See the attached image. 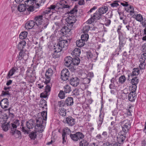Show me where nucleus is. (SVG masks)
Masks as SVG:
<instances>
[{
  "label": "nucleus",
  "instance_id": "nucleus-1",
  "mask_svg": "<svg viewBox=\"0 0 146 146\" xmlns=\"http://www.w3.org/2000/svg\"><path fill=\"white\" fill-rule=\"evenodd\" d=\"M70 7L69 5L65 4L64 3L60 2L57 3L56 4H52L49 6L48 8L50 10L52 14L50 15L52 16V19L55 20L57 18L56 16H54L56 13H58L59 14L64 13V9L65 8L69 9Z\"/></svg>",
  "mask_w": 146,
  "mask_h": 146
},
{
  "label": "nucleus",
  "instance_id": "nucleus-2",
  "mask_svg": "<svg viewBox=\"0 0 146 146\" xmlns=\"http://www.w3.org/2000/svg\"><path fill=\"white\" fill-rule=\"evenodd\" d=\"M45 1V0H27L25 1V4L27 5L29 7L27 9L28 11H33V8L31 6V5L32 1L33 3H36L37 5L39 6L43 4Z\"/></svg>",
  "mask_w": 146,
  "mask_h": 146
},
{
  "label": "nucleus",
  "instance_id": "nucleus-3",
  "mask_svg": "<svg viewBox=\"0 0 146 146\" xmlns=\"http://www.w3.org/2000/svg\"><path fill=\"white\" fill-rule=\"evenodd\" d=\"M43 122L42 119L41 118L39 117L36 119V125L35 127V131L36 132L41 133L43 131L44 127L42 125Z\"/></svg>",
  "mask_w": 146,
  "mask_h": 146
},
{
  "label": "nucleus",
  "instance_id": "nucleus-4",
  "mask_svg": "<svg viewBox=\"0 0 146 146\" xmlns=\"http://www.w3.org/2000/svg\"><path fill=\"white\" fill-rule=\"evenodd\" d=\"M29 54L28 51L26 50H21L19 53V55L16 58L17 60H21L22 59L26 60L28 58Z\"/></svg>",
  "mask_w": 146,
  "mask_h": 146
},
{
  "label": "nucleus",
  "instance_id": "nucleus-5",
  "mask_svg": "<svg viewBox=\"0 0 146 146\" xmlns=\"http://www.w3.org/2000/svg\"><path fill=\"white\" fill-rule=\"evenodd\" d=\"M61 78L63 80L66 81L68 80L70 76V72L68 69H63L61 71Z\"/></svg>",
  "mask_w": 146,
  "mask_h": 146
},
{
  "label": "nucleus",
  "instance_id": "nucleus-6",
  "mask_svg": "<svg viewBox=\"0 0 146 146\" xmlns=\"http://www.w3.org/2000/svg\"><path fill=\"white\" fill-rule=\"evenodd\" d=\"M76 20L75 16L73 15L69 16L66 19V21L68 23L67 26L70 27V28H72L73 26V24L75 23Z\"/></svg>",
  "mask_w": 146,
  "mask_h": 146
},
{
  "label": "nucleus",
  "instance_id": "nucleus-7",
  "mask_svg": "<svg viewBox=\"0 0 146 146\" xmlns=\"http://www.w3.org/2000/svg\"><path fill=\"white\" fill-rule=\"evenodd\" d=\"M123 125L122 127V130L125 133H127L131 127V124L130 121L127 119L125 120L122 122Z\"/></svg>",
  "mask_w": 146,
  "mask_h": 146
},
{
  "label": "nucleus",
  "instance_id": "nucleus-8",
  "mask_svg": "<svg viewBox=\"0 0 146 146\" xmlns=\"http://www.w3.org/2000/svg\"><path fill=\"white\" fill-rule=\"evenodd\" d=\"M53 74V70L50 68H48L46 70L45 76L46 78V83H49L50 80Z\"/></svg>",
  "mask_w": 146,
  "mask_h": 146
},
{
  "label": "nucleus",
  "instance_id": "nucleus-9",
  "mask_svg": "<svg viewBox=\"0 0 146 146\" xmlns=\"http://www.w3.org/2000/svg\"><path fill=\"white\" fill-rule=\"evenodd\" d=\"M49 23V21L48 19H45L44 21L39 24V25H37L39 30V31H41L42 30L46 28L47 26Z\"/></svg>",
  "mask_w": 146,
  "mask_h": 146
},
{
  "label": "nucleus",
  "instance_id": "nucleus-10",
  "mask_svg": "<svg viewBox=\"0 0 146 146\" xmlns=\"http://www.w3.org/2000/svg\"><path fill=\"white\" fill-rule=\"evenodd\" d=\"M11 133L12 135L14 136L16 138H20L21 137V134L20 131L16 129L11 128Z\"/></svg>",
  "mask_w": 146,
  "mask_h": 146
},
{
  "label": "nucleus",
  "instance_id": "nucleus-11",
  "mask_svg": "<svg viewBox=\"0 0 146 146\" xmlns=\"http://www.w3.org/2000/svg\"><path fill=\"white\" fill-rule=\"evenodd\" d=\"M64 122L69 125L72 126L75 124L76 121L75 119L72 117L68 116L66 118Z\"/></svg>",
  "mask_w": 146,
  "mask_h": 146
},
{
  "label": "nucleus",
  "instance_id": "nucleus-12",
  "mask_svg": "<svg viewBox=\"0 0 146 146\" xmlns=\"http://www.w3.org/2000/svg\"><path fill=\"white\" fill-rule=\"evenodd\" d=\"M0 104L2 108L5 109L7 108L9 104L8 99L6 98L3 99L1 101Z\"/></svg>",
  "mask_w": 146,
  "mask_h": 146
},
{
  "label": "nucleus",
  "instance_id": "nucleus-13",
  "mask_svg": "<svg viewBox=\"0 0 146 146\" xmlns=\"http://www.w3.org/2000/svg\"><path fill=\"white\" fill-rule=\"evenodd\" d=\"M35 25V23L34 21H28L25 24V27L27 29H32Z\"/></svg>",
  "mask_w": 146,
  "mask_h": 146
},
{
  "label": "nucleus",
  "instance_id": "nucleus-14",
  "mask_svg": "<svg viewBox=\"0 0 146 146\" xmlns=\"http://www.w3.org/2000/svg\"><path fill=\"white\" fill-rule=\"evenodd\" d=\"M122 27V26L120 25L118 27V28L117 30V32L118 35V37L119 40H123L125 38V36L122 33L121 30V28Z\"/></svg>",
  "mask_w": 146,
  "mask_h": 146
},
{
  "label": "nucleus",
  "instance_id": "nucleus-15",
  "mask_svg": "<svg viewBox=\"0 0 146 146\" xmlns=\"http://www.w3.org/2000/svg\"><path fill=\"white\" fill-rule=\"evenodd\" d=\"M70 82L72 85L74 86H77L79 83V79L76 77L70 79Z\"/></svg>",
  "mask_w": 146,
  "mask_h": 146
},
{
  "label": "nucleus",
  "instance_id": "nucleus-16",
  "mask_svg": "<svg viewBox=\"0 0 146 146\" xmlns=\"http://www.w3.org/2000/svg\"><path fill=\"white\" fill-rule=\"evenodd\" d=\"M72 58L70 56H67L64 59L65 65L67 67H70L72 63Z\"/></svg>",
  "mask_w": 146,
  "mask_h": 146
},
{
  "label": "nucleus",
  "instance_id": "nucleus-17",
  "mask_svg": "<svg viewBox=\"0 0 146 146\" xmlns=\"http://www.w3.org/2000/svg\"><path fill=\"white\" fill-rule=\"evenodd\" d=\"M35 24L36 25H39V24L43 22L44 21L43 19L42 15H38L35 18Z\"/></svg>",
  "mask_w": 146,
  "mask_h": 146
},
{
  "label": "nucleus",
  "instance_id": "nucleus-18",
  "mask_svg": "<svg viewBox=\"0 0 146 146\" xmlns=\"http://www.w3.org/2000/svg\"><path fill=\"white\" fill-rule=\"evenodd\" d=\"M81 80V86H82L84 85V87H83V88L84 89H85L86 88V85L89 84L90 81V79L86 78H82Z\"/></svg>",
  "mask_w": 146,
  "mask_h": 146
},
{
  "label": "nucleus",
  "instance_id": "nucleus-19",
  "mask_svg": "<svg viewBox=\"0 0 146 146\" xmlns=\"http://www.w3.org/2000/svg\"><path fill=\"white\" fill-rule=\"evenodd\" d=\"M18 70V69L16 67H14L12 68L8 72L7 77V79H8L10 78Z\"/></svg>",
  "mask_w": 146,
  "mask_h": 146
},
{
  "label": "nucleus",
  "instance_id": "nucleus-20",
  "mask_svg": "<svg viewBox=\"0 0 146 146\" xmlns=\"http://www.w3.org/2000/svg\"><path fill=\"white\" fill-rule=\"evenodd\" d=\"M58 44L62 48H66L68 45V41L66 40H63L58 42Z\"/></svg>",
  "mask_w": 146,
  "mask_h": 146
},
{
  "label": "nucleus",
  "instance_id": "nucleus-21",
  "mask_svg": "<svg viewBox=\"0 0 146 146\" xmlns=\"http://www.w3.org/2000/svg\"><path fill=\"white\" fill-rule=\"evenodd\" d=\"M65 104L67 106H71L74 103L73 98L71 97H68L67 98L65 101Z\"/></svg>",
  "mask_w": 146,
  "mask_h": 146
},
{
  "label": "nucleus",
  "instance_id": "nucleus-22",
  "mask_svg": "<svg viewBox=\"0 0 146 146\" xmlns=\"http://www.w3.org/2000/svg\"><path fill=\"white\" fill-rule=\"evenodd\" d=\"M136 98V94L135 92H131L128 94V99L129 101H134Z\"/></svg>",
  "mask_w": 146,
  "mask_h": 146
},
{
  "label": "nucleus",
  "instance_id": "nucleus-23",
  "mask_svg": "<svg viewBox=\"0 0 146 146\" xmlns=\"http://www.w3.org/2000/svg\"><path fill=\"white\" fill-rule=\"evenodd\" d=\"M132 17L135 18L137 21L141 22L144 19H143L142 15L140 14H137V15H133Z\"/></svg>",
  "mask_w": 146,
  "mask_h": 146
},
{
  "label": "nucleus",
  "instance_id": "nucleus-24",
  "mask_svg": "<svg viewBox=\"0 0 146 146\" xmlns=\"http://www.w3.org/2000/svg\"><path fill=\"white\" fill-rule=\"evenodd\" d=\"M108 10V8L106 6H104L100 7L98 11L102 15L106 13Z\"/></svg>",
  "mask_w": 146,
  "mask_h": 146
},
{
  "label": "nucleus",
  "instance_id": "nucleus-25",
  "mask_svg": "<svg viewBox=\"0 0 146 146\" xmlns=\"http://www.w3.org/2000/svg\"><path fill=\"white\" fill-rule=\"evenodd\" d=\"M69 27L68 26H64L61 29V32L63 34L65 35L70 31L71 29L69 28Z\"/></svg>",
  "mask_w": 146,
  "mask_h": 146
},
{
  "label": "nucleus",
  "instance_id": "nucleus-26",
  "mask_svg": "<svg viewBox=\"0 0 146 146\" xmlns=\"http://www.w3.org/2000/svg\"><path fill=\"white\" fill-rule=\"evenodd\" d=\"M35 123L33 119H30L27 122L26 126L29 129L33 128L34 126V124Z\"/></svg>",
  "mask_w": 146,
  "mask_h": 146
},
{
  "label": "nucleus",
  "instance_id": "nucleus-27",
  "mask_svg": "<svg viewBox=\"0 0 146 146\" xmlns=\"http://www.w3.org/2000/svg\"><path fill=\"white\" fill-rule=\"evenodd\" d=\"M26 42L23 40L20 42L17 45V48L19 50H23L24 47L26 45Z\"/></svg>",
  "mask_w": 146,
  "mask_h": 146
},
{
  "label": "nucleus",
  "instance_id": "nucleus-28",
  "mask_svg": "<svg viewBox=\"0 0 146 146\" xmlns=\"http://www.w3.org/2000/svg\"><path fill=\"white\" fill-rule=\"evenodd\" d=\"M27 9L26 5L23 4L19 5L17 7V10L20 12L25 11Z\"/></svg>",
  "mask_w": 146,
  "mask_h": 146
},
{
  "label": "nucleus",
  "instance_id": "nucleus-29",
  "mask_svg": "<svg viewBox=\"0 0 146 146\" xmlns=\"http://www.w3.org/2000/svg\"><path fill=\"white\" fill-rule=\"evenodd\" d=\"M80 50L78 48H76L72 52V54L76 57H78L79 56L80 54Z\"/></svg>",
  "mask_w": 146,
  "mask_h": 146
},
{
  "label": "nucleus",
  "instance_id": "nucleus-30",
  "mask_svg": "<svg viewBox=\"0 0 146 146\" xmlns=\"http://www.w3.org/2000/svg\"><path fill=\"white\" fill-rule=\"evenodd\" d=\"M104 113L103 112L100 111V114L99 117V120L98 121V125H99L100 126L102 124L103 121L104 117Z\"/></svg>",
  "mask_w": 146,
  "mask_h": 146
},
{
  "label": "nucleus",
  "instance_id": "nucleus-31",
  "mask_svg": "<svg viewBox=\"0 0 146 146\" xmlns=\"http://www.w3.org/2000/svg\"><path fill=\"white\" fill-rule=\"evenodd\" d=\"M71 131L68 127L64 128L62 130V135L67 136V135L71 134Z\"/></svg>",
  "mask_w": 146,
  "mask_h": 146
},
{
  "label": "nucleus",
  "instance_id": "nucleus-32",
  "mask_svg": "<svg viewBox=\"0 0 146 146\" xmlns=\"http://www.w3.org/2000/svg\"><path fill=\"white\" fill-rule=\"evenodd\" d=\"M53 48L54 50V51L56 52H60L62 49V48L60 46V45L58 44V43L57 44H55Z\"/></svg>",
  "mask_w": 146,
  "mask_h": 146
},
{
  "label": "nucleus",
  "instance_id": "nucleus-33",
  "mask_svg": "<svg viewBox=\"0 0 146 146\" xmlns=\"http://www.w3.org/2000/svg\"><path fill=\"white\" fill-rule=\"evenodd\" d=\"M85 42L81 39L77 40L76 42V45L79 47L83 46L85 44Z\"/></svg>",
  "mask_w": 146,
  "mask_h": 146
},
{
  "label": "nucleus",
  "instance_id": "nucleus-34",
  "mask_svg": "<svg viewBox=\"0 0 146 146\" xmlns=\"http://www.w3.org/2000/svg\"><path fill=\"white\" fill-rule=\"evenodd\" d=\"M64 92L66 93H69L72 91L71 87L70 85H66L64 87Z\"/></svg>",
  "mask_w": 146,
  "mask_h": 146
},
{
  "label": "nucleus",
  "instance_id": "nucleus-35",
  "mask_svg": "<svg viewBox=\"0 0 146 146\" xmlns=\"http://www.w3.org/2000/svg\"><path fill=\"white\" fill-rule=\"evenodd\" d=\"M19 121L18 119L15 120L13 123H11V128H12L14 129H16L17 126H19Z\"/></svg>",
  "mask_w": 146,
  "mask_h": 146
},
{
  "label": "nucleus",
  "instance_id": "nucleus-36",
  "mask_svg": "<svg viewBox=\"0 0 146 146\" xmlns=\"http://www.w3.org/2000/svg\"><path fill=\"white\" fill-rule=\"evenodd\" d=\"M102 15L100 14L98 11H96L93 16L94 19L95 20H98L102 17Z\"/></svg>",
  "mask_w": 146,
  "mask_h": 146
},
{
  "label": "nucleus",
  "instance_id": "nucleus-37",
  "mask_svg": "<svg viewBox=\"0 0 146 146\" xmlns=\"http://www.w3.org/2000/svg\"><path fill=\"white\" fill-rule=\"evenodd\" d=\"M80 62V59L78 57H75L72 58V63L74 65H77L79 64Z\"/></svg>",
  "mask_w": 146,
  "mask_h": 146
},
{
  "label": "nucleus",
  "instance_id": "nucleus-38",
  "mask_svg": "<svg viewBox=\"0 0 146 146\" xmlns=\"http://www.w3.org/2000/svg\"><path fill=\"white\" fill-rule=\"evenodd\" d=\"M28 33L26 31L21 32L19 35V38L21 39L25 38L27 36Z\"/></svg>",
  "mask_w": 146,
  "mask_h": 146
},
{
  "label": "nucleus",
  "instance_id": "nucleus-39",
  "mask_svg": "<svg viewBox=\"0 0 146 146\" xmlns=\"http://www.w3.org/2000/svg\"><path fill=\"white\" fill-rule=\"evenodd\" d=\"M10 125L9 123H7L5 124H3L1 126V128L3 131H7L9 128L10 127Z\"/></svg>",
  "mask_w": 146,
  "mask_h": 146
},
{
  "label": "nucleus",
  "instance_id": "nucleus-40",
  "mask_svg": "<svg viewBox=\"0 0 146 146\" xmlns=\"http://www.w3.org/2000/svg\"><path fill=\"white\" fill-rule=\"evenodd\" d=\"M58 113L61 116H64L66 115V110L63 108H62L59 110Z\"/></svg>",
  "mask_w": 146,
  "mask_h": 146
},
{
  "label": "nucleus",
  "instance_id": "nucleus-41",
  "mask_svg": "<svg viewBox=\"0 0 146 146\" xmlns=\"http://www.w3.org/2000/svg\"><path fill=\"white\" fill-rule=\"evenodd\" d=\"M139 82V80L137 77L133 78L131 80V83L132 85H137Z\"/></svg>",
  "mask_w": 146,
  "mask_h": 146
},
{
  "label": "nucleus",
  "instance_id": "nucleus-42",
  "mask_svg": "<svg viewBox=\"0 0 146 146\" xmlns=\"http://www.w3.org/2000/svg\"><path fill=\"white\" fill-rule=\"evenodd\" d=\"M125 139V137L122 135H121L119 137H117V141L119 142L118 143L120 144L123 143Z\"/></svg>",
  "mask_w": 146,
  "mask_h": 146
},
{
  "label": "nucleus",
  "instance_id": "nucleus-43",
  "mask_svg": "<svg viewBox=\"0 0 146 146\" xmlns=\"http://www.w3.org/2000/svg\"><path fill=\"white\" fill-rule=\"evenodd\" d=\"M42 117L41 118L43 120H43L46 121L47 119V112L46 111H44L42 112L41 113Z\"/></svg>",
  "mask_w": 146,
  "mask_h": 146
},
{
  "label": "nucleus",
  "instance_id": "nucleus-44",
  "mask_svg": "<svg viewBox=\"0 0 146 146\" xmlns=\"http://www.w3.org/2000/svg\"><path fill=\"white\" fill-rule=\"evenodd\" d=\"M81 39L84 41L85 42V41H87L88 39V35L87 33L82 34L81 36Z\"/></svg>",
  "mask_w": 146,
  "mask_h": 146
},
{
  "label": "nucleus",
  "instance_id": "nucleus-45",
  "mask_svg": "<svg viewBox=\"0 0 146 146\" xmlns=\"http://www.w3.org/2000/svg\"><path fill=\"white\" fill-rule=\"evenodd\" d=\"M77 11L76 7H75L74 9L70 10V11H68L67 13L69 15V16H71L75 13Z\"/></svg>",
  "mask_w": 146,
  "mask_h": 146
},
{
  "label": "nucleus",
  "instance_id": "nucleus-46",
  "mask_svg": "<svg viewBox=\"0 0 146 146\" xmlns=\"http://www.w3.org/2000/svg\"><path fill=\"white\" fill-rule=\"evenodd\" d=\"M36 133L31 132L29 135V136L31 139L35 140L36 137Z\"/></svg>",
  "mask_w": 146,
  "mask_h": 146
},
{
  "label": "nucleus",
  "instance_id": "nucleus-47",
  "mask_svg": "<svg viewBox=\"0 0 146 146\" xmlns=\"http://www.w3.org/2000/svg\"><path fill=\"white\" fill-rule=\"evenodd\" d=\"M88 143L85 140H82L80 142V146H88Z\"/></svg>",
  "mask_w": 146,
  "mask_h": 146
},
{
  "label": "nucleus",
  "instance_id": "nucleus-48",
  "mask_svg": "<svg viewBox=\"0 0 146 146\" xmlns=\"http://www.w3.org/2000/svg\"><path fill=\"white\" fill-rule=\"evenodd\" d=\"M90 29V27L89 25H84L83 27V32L84 33H87L89 31Z\"/></svg>",
  "mask_w": 146,
  "mask_h": 146
},
{
  "label": "nucleus",
  "instance_id": "nucleus-49",
  "mask_svg": "<svg viewBox=\"0 0 146 146\" xmlns=\"http://www.w3.org/2000/svg\"><path fill=\"white\" fill-rule=\"evenodd\" d=\"M139 73V70L138 68H135L133 70L132 73L133 76H136L138 75Z\"/></svg>",
  "mask_w": 146,
  "mask_h": 146
},
{
  "label": "nucleus",
  "instance_id": "nucleus-50",
  "mask_svg": "<svg viewBox=\"0 0 146 146\" xmlns=\"http://www.w3.org/2000/svg\"><path fill=\"white\" fill-rule=\"evenodd\" d=\"M76 135L77 136V137L78 140L80 139H82L84 137V135L81 132H77L76 133Z\"/></svg>",
  "mask_w": 146,
  "mask_h": 146
},
{
  "label": "nucleus",
  "instance_id": "nucleus-51",
  "mask_svg": "<svg viewBox=\"0 0 146 146\" xmlns=\"http://www.w3.org/2000/svg\"><path fill=\"white\" fill-rule=\"evenodd\" d=\"M26 74L27 77L31 78L33 76V72L32 70H27L26 72Z\"/></svg>",
  "mask_w": 146,
  "mask_h": 146
},
{
  "label": "nucleus",
  "instance_id": "nucleus-52",
  "mask_svg": "<svg viewBox=\"0 0 146 146\" xmlns=\"http://www.w3.org/2000/svg\"><path fill=\"white\" fill-rule=\"evenodd\" d=\"M52 57L55 59L59 57L60 56V52H56V51H54L53 53H52Z\"/></svg>",
  "mask_w": 146,
  "mask_h": 146
},
{
  "label": "nucleus",
  "instance_id": "nucleus-53",
  "mask_svg": "<svg viewBox=\"0 0 146 146\" xmlns=\"http://www.w3.org/2000/svg\"><path fill=\"white\" fill-rule=\"evenodd\" d=\"M125 76L124 75H122L119 78V83L123 84L125 82Z\"/></svg>",
  "mask_w": 146,
  "mask_h": 146
},
{
  "label": "nucleus",
  "instance_id": "nucleus-54",
  "mask_svg": "<svg viewBox=\"0 0 146 146\" xmlns=\"http://www.w3.org/2000/svg\"><path fill=\"white\" fill-rule=\"evenodd\" d=\"M58 96L60 99H64L65 97V94L64 92L62 90L60 91L58 94Z\"/></svg>",
  "mask_w": 146,
  "mask_h": 146
},
{
  "label": "nucleus",
  "instance_id": "nucleus-55",
  "mask_svg": "<svg viewBox=\"0 0 146 146\" xmlns=\"http://www.w3.org/2000/svg\"><path fill=\"white\" fill-rule=\"evenodd\" d=\"M70 137L72 140L75 141H77L78 140L76 133L74 134H70Z\"/></svg>",
  "mask_w": 146,
  "mask_h": 146
},
{
  "label": "nucleus",
  "instance_id": "nucleus-56",
  "mask_svg": "<svg viewBox=\"0 0 146 146\" xmlns=\"http://www.w3.org/2000/svg\"><path fill=\"white\" fill-rule=\"evenodd\" d=\"M119 40V52L120 50H121L122 48L123 47L125 44L123 42V40Z\"/></svg>",
  "mask_w": 146,
  "mask_h": 146
},
{
  "label": "nucleus",
  "instance_id": "nucleus-57",
  "mask_svg": "<svg viewBox=\"0 0 146 146\" xmlns=\"http://www.w3.org/2000/svg\"><path fill=\"white\" fill-rule=\"evenodd\" d=\"M51 13L50 10H49L48 8V9H47L43 11L42 13V15L46 16V15H48Z\"/></svg>",
  "mask_w": 146,
  "mask_h": 146
},
{
  "label": "nucleus",
  "instance_id": "nucleus-58",
  "mask_svg": "<svg viewBox=\"0 0 146 146\" xmlns=\"http://www.w3.org/2000/svg\"><path fill=\"white\" fill-rule=\"evenodd\" d=\"M51 90V87L48 84H46L45 88V92L46 93H49Z\"/></svg>",
  "mask_w": 146,
  "mask_h": 146
},
{
  "label": "nucleus",
  "instance_id": "nucleus-59",
  "mask_svg": "<svg viewBox=\"0 0 146 146\" xmlns=\"http://www.w3.org/2000/svg\"><path fill=\"white\" fill-rule=\"evenodd\" d=\"M42 102H43V103H42V106H43L44 105V106H41L42 105V104H41V106H40V107H42V108H45V109H47V104H46V101H45V100H42Z\"/></svg>",
  "mask_w": 146,
  "mask_h": 146
},
{
  "label": "nucleus",
  "instance_id": "nucleus-60",
  "mask_svg": "<svg viewBox=\"0 0 146 146\" xmlns=\"http://www.w3.org/2000/svg\"><path fill=\"white\" fill-rule=\"evenodd\" d=\"M130 89L131 91V92H135L137 89V86L135 85H132L130 87Z\"/></svg>",
  "mask_w": 146,
  "mask_h": 146
},
{
  "label": "nucleus",
  "instance_id": "nucleus-61",
  "mask_svg": "<svg viewBox=\"0 0 146 146\" xmlns=\"http://www.w3.org/2000/svg\"><path fill=\"white\" fill-rule=\"evenodd\" d=\"M118 1H113L112 3L110 4V5L111 7H117L119 5V4L117 3Z\"/></svg>",
  "mask_w": 146,
  "mask_h": 146
},
{
  "label": "nucleus",
  "instance_id": "nucleus-62",
  "mask_svg": "<svg viewBox=\"0 0 146 146\" xmlns=\"http://www.w3.org/2000/svg\"><path fill=\"white\" fill-rule=\"evenodd\" d=\"M95 20L93 16H92L86 22L87 23L91 24Z\"/></svg>",
  "mask_w": 146,
  "mask_h": 146
},
{
  "label": "nucleus",
  "instance_id": "nucleus-63",
  "mask_svg": "<svg viewBox=\"0 0 146 146\" xmlns=\"http://www.w3.org/2000/svg\"><path fill=\"white\" fill-rule=\"evenodd\" d=\"M58 105L60 107H63L65 105H66L65 101L63 100H61L60 101L58 102Z\"/></svg>",
  "mask_w": 146,
  "mask_h": 146
},
{
  "label": "nucleus",
  "instance_id": "nucleus-64",
  "mask_svg": "<svg viewBox=\"0 0 146 146\" xmlns=\"http://www.w3.org/2000/svg\"><path fill=\"white\" fill-rule=\"evenodd\" d=\"M67 136L62 135V143L63 144H64L65 143H66L67 139Z\"/></svg>",
  "mask_w": 146,
  "mask_h": 146
}]
</instances>
